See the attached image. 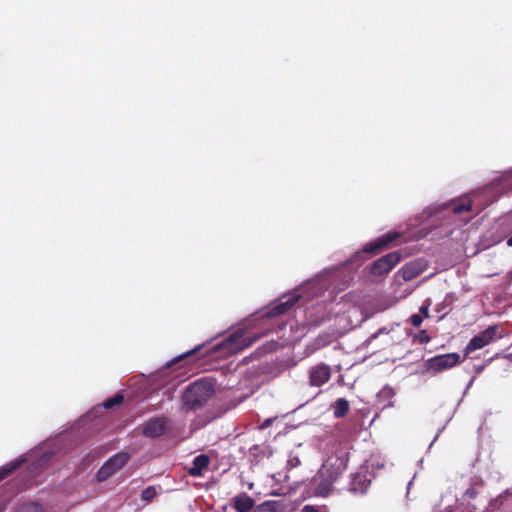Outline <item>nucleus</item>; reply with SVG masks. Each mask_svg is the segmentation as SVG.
I'll return each instance as SVG.
<instances>
[{
	"mask_svg": "<svg viewBox=\"0 0 512 512\" xmlns=\"http://www.w3.org/2000/svg\"><path fill=\"white\" fill-rule=\"evenodd\" d=\"M215 390L211 382L197 380L187 386L181 396L183 407L187 411H194L203 407L213 396Z\"/></svg>",
	"mask_w": 512,
	"mask_h": 512,
	"instance_id": "f257e3e1",
	"label": "nucleus"
},
{
	"mask_svg": "<svg viewBox=\"0 0 512 512\" xmlns=\"http://www.w3.org/2000/svg\"><path fill=\"white\" fill-rule=\"evenodd\" d=\"M350 405L345 398H338L333 405V415L335 418H342L349 412Z\"/></svg>",
	"mask_w": 512,
	"mask_h": 512,
	"instance_id": "2eb2a0df",
	"label": "nucleus"
},
{
	"mask_svg": "<svg viewBox=\"0 0 512 512\" xmlns=\"http://www.w3.org/2000/svg\"><path fill=\"white\" fill-rule=\"evenodd\" d=\"M395 396V391L390 386H384L377 394V399L379 403L383 404V407H392L393 402L392 399Z\"/></svg>",
	"mask_w": 512,
	"mask_h": 512,
	"instance_id": "4468645a",
	"label": "nucleus"
},
{
	"mask_svg": "<svg viewBox=\"0 0 512 512\" xmlns=\"http://www.w3.org/2000/svg\"><path fill=\"white\" fill-rule=\"evenodd\" d=\"M507 245L512 247V236L508 238Z\"/></svg>",
	"mask_w": 512,
	"mask_h": 512,
	"instance_id": "c85d7f7f",
	"label": "nucleus"
},
{
	"mask_svg": "<svg viewBox=\"0 0 512 512\" xmlns=\"http://www.w3.org/2000/svg\"><path fill=\"white\" fill-rule=\"evenodd\" d=\"M400 272H401L402 278L405 281H410L420 274L421 269L418 267V265L416 263L411 262V263L404 265L401 268Z\"/></svg>",
	"mask_w": 512,
	"mask_h": 512,
	"instance_id": "dca6fc26",
	"label": "nucleus"
},
{
	"mask_svg": "<svg viewBox=\"0 0 512 512\" xmlns=\"http://www.w3.org/2000/svg\"><path fill=\"white\" fill-rule=\"evenodd\" d=\"M299 299V295L290 296L285 301H280L279 303L269 307L263 317L276 318L284 315L299 301Z\"/></svg>",
	"mask_w": 512,
	"mask_h": 512,
	"instance_id": "9d476101",
	"label": "nucleus"
},
{
	"mask_svg": "<svg viewBox=\"0 0 512 512\" xmlns=\"http://www.w3.org/2000/svg\"><path fill=\"white\" fill-rule=\"evenodd\" d=\"M348 461L349 454L344 449L336 450L326 459L318 472L319 478L326 483V487L331 486L346 470Z\"/></svg>",
	"mask_w": 512,
	"mask_h": 512,
	"instance_id": "f03ea898",
	"label": "nucleus"
},
{
	"mask_svg": "<svg viewBox=\"0 0 512 512\" xmlns=\"http://www.w3.org/2000/svg\"><path fill=\"white\" fill-rule=\"evenodd\" d=\"M251 512H276L275 502L265 501L254 508Z\"/></svg>",
	"mask_w": 512,
	"mask_h": 512,
	"instance_id": "412c9836",
	"label": "nucleus"
},
{
	"mask_svg": "<svg viewBox=\"0 0 512 512\" xmlns=\"http://www.w3.org/2000/svg\"><path fill=\"white\" fill-rule=\"evenodd\" d=\"M26 512H43V508L39 503H29L25 507Z\"/></svg>",
	"mask_w": 512,
	"mask_h": 512,
	"instance_id": "5701e85b",
	"label": "nucleus"
},
{
	"mask_svg": "<svg viewBox=\"0 0 512 512\" xmlns=\"http://www.w3.org/2000/svg\"><path fill=\"white\" fill-rule=\"evenodd\" d=\"M158 495V491L154 486H148L141 492V499L147 503L152 502Z\"/></svg>",
	"mask_w": 512,
	"mask_h": 512,
	"instance_id": "6ab92c4d",
	"label": "nucleus"
},
{
	"mask_svg": "<svg viewBox=\"0 0 512 512\" xmlns=\"http://www.w3.org/2000/svg\"><path fill=\"white\" fill-rule=\"evenodd\" d=\"M510 277H511V279H512V271L510 272Z\"/></svg>",
	"mask_w": 512,
	"mask_h": 512,
	"instance_id": "2f4dec72",
	"label": "nucleus"
},
{
	"mask_svg": "<svg viewBox=\"0 0 512 512\" xmlns=\"http://www.w3.org/2000/svg\"><path fill=\"white\" fill-rule=\"evenodd\" d=\"M461 362V357L458 353H448L437 355L425 361V367L428 371L440 373L442 371L451 369Z\"/></svg>",
	"mask_w": 512,
	"mask_h": 512,
	"instance_id": "20e7f679",
	"label": "nucleus"
},
{
	"mask_svg": "<svg viewBox=\"0 0 512 512\" xmlns=\"http://www.w3.org/2000/svg\"><path fill=\"white\" fill-rule=\"evenodd\" d=\"M210 458L206 454H200L193 459L192 466L189 468L188 473L190 476L199 477L203 471L208 468Z\"/></svg>",
	"mask_w": 512,
	"mask_h": 512,
	"instance_id": "ddd939ff",
	"label": "nucleus"
},
{
	"mask_svg": "<svg viewBox=\"0 0 512 512\" xmlns=\"http://www.w3.org/2000/svg\"><path fill=\"white\" fill-rule=\"evenodd\" d=\"M471 210H472V201L471 200L455 202L452 206V211L454 214H461L463 212H468Z\"/></svg>",
	"mask_w": 512,
	"mask_h": 512,
	"instance_id": "a211bd4d",
	"label": "nucleus"
},
{
	"mask_svg": "<svg viewBox=\"0 0 512 512\" xmlns=\"http://www.w3.org/2000/svg\"><path fill=\"white\" fill-rule=\"evenodd\" d=\"M12 469L13 468L0 471V481H2L4 478H6L9 475V473L12 471Z\"/></svg>",
	"mask_w": 512,
	"mask_h": 512,
	"instance_id": "bb28decb",
	"label": "nucleus"
},
{
	"mask_svg": "<svg viewBox=\"0 0 512 512\" xmlns=\"http://www.w3.org/2000/svg\"><path fill=\"white\" fill-rule=\"evenodd\" d=\"M332 375L329 365L319 363L309 370V384L314 387H321L327 383Z\"/></svg>",
	"mask_w": 512,
	"mask_h": 512,
	"instance_id": "6e6552de",
	"label": "nucleus"
},
{
	"mask_svg": "<svg viewBox=\"0 0 512 512\" xmlns=\"http://www.w3.org/2000/svg\"><path fill=\"white\" fill-rule=\"evenodd\" d=\"M476 507L471 504H464L456 502L454 505L446 506L440 512H474Z\"/></svg>",
	"mask_w": 512,
	"mask_h": 512,
	"instance_id": "f3484780",
	"label": "nucleus"
},
{
	"mask_svg": "<svg viewBox=\"0 0 512 512\" xmlns=\"http://www.w3.org/2000/svg\"><path fill=\"white\" fill-rule=\"evenodd\" d=\"M431 338L427 334L426 330L419 331L416 335L413 337V342H417L419 344H426L430 342Z\"/></svg>",
	"mask_w": 512,
	"mask_h": 512,
	"instance_id": "4be33fe9",
	"label": "nucleus"
},
{
	"mask_svg": "<svg viewBox=\"0 0 512 512\" xmlns=\"http://www.w3.org/2000/svg\"><path fill=\"white\" fill-rule=\"evenodd\" d=\"M423 322V318L420 314H413L411 317H410V323L415 326V327H419Z\"/></svg>",
	"mask_w": 512,
	"mask_h": 512,
	"instance_id": "b1692460",
	"label": "nucleus"
},
{
	"mask_svg": "<svg viewBox=\"0 0 512 512\" xmlns=\"http://www.w3.org/2000/svg\"><path fill=\"white\" fill-rule=\"evenodd\" d=\"M313 509L311 506H305L304 510Z\"/></svg>",
	"mask_w": 512,
	"mask_h": 512,
	"instance_id": "c756f323",
	"label": "nucleus"
},
{
	"mask_svg": "<svg viewBox=\"0 0 512 512\" xmlns=\"http://www.w3.org/2000/svg\"><path fill=\"white\" fill-rule=\"evenodd\" d=\"M128 453H118L107 460L97 472L98 481H105L118 470H120L129 460Z\"/></svg>",
	"mask_w": 512,
	"mask_h": 512,
	"instance_id": "39448f33",
	"label": "nucleus"
},
{
	"mask_svg": "<svg viewBox=\"0 0 512 512\" xmlns=\"http://www.w3.org/2000/svg\"><path fill=\"white\" fill-rule=\"evenodd\" d=\"M259 338V335L251 336L244 330H237L221 343L217 344L215 349L217 351H223L225 354H237L251 346Z\"/></svg>",
	"mask_w": 512,
	"mask_h": 512,
	"instance_id": "7ed1b4c3",
	"label": "nucleus"
},
{
	"mask_svg": "<svg viewBox=\"0 0 512 512\" xmlns=\"http://www.w3.org/2000/svg\"><path fill=\"white\" fill-rule=\"evenodd\" d=\"M498 500L497 499H494L492 502H491V505H493V503H496Z\"/></svg>",
	"mask_w": 512,
	"mask_h": 512,
	"instance_id": "7c9ffc66",
	"label": "nucleus"
},
{
	"mask_svg": "<svg viewBox=\"0 0 512 512\" xmlns=\"http://www.w3.org/2000/svg\"><path fill=\"white\" fill-rule=\"evenodd\" d=\"M497 331L498 326L492 325L479 334L475 335L467 344L465 348V355L467 356L471 352L482 349L486 345L492 343L496 339Z\"/></svg>",
	"mask_w": 512,
	"mask_h": 512,
	"instance_id": "423d86ee",
	"label": "nucleus"
},
{
	"mask_svg": "<svg viewBox=\"0 0 512 512\" xmlns=\"http://www.w3.org/2000/svg\"><path fill=\"white\" fill-rule=\"evenodd\" d=\"M400 235L396 232L386 233L375 240L367 243L363 251L371 254H378L384 249L388 248L389 245L396 240Z\"/></svg>",
	"mask_w": 512,
	"mask_h": 512,
	"instance_id": "1a4fd4ad",
	"label": "nucleus"
},
{
	"mask_svg": "<svg viewBox=\"0 0 512 512\" xmlns=\"http://www.w3.org/2000/svg\"><path fill=\"white\" fill-rule=\"evenodd\" d=\"M201 349V345L200 346H197L193 349H191L190 351L182 354L181 356H179L176 361H180L182 359H185V358H188L189 356L193 355L194 353H196L197 351H199Z\"/></svg>",
	"mask_w": 512,
	"mask_h": 512,
	"instance_id": "393cba45",
	"label": "nucleus"
},
{
	"mask_svg": "<svg viewBox=\"0 0 512 512\" xmlns=\"http://www.w3.org/2000/svg\"><path fill=\"white\" fill-rule=\"evenodd\" d=\"M478 495V491L475 487H470L466 490L465 492V496L468 497L469 499H475Z\"/></svg>",
	"mask_w": 512,
	"mask_h": 512,
	"instance_id": "a878e982",
	"label": "nucleus"
},
{
	"mask_svg": "<svg viewBox=\"0 0 512 512\" xmlns=\"http://www.w3.org/2000/svg\"><path fill=\"white\" fill-rule=\"evenodd\" d=\"M123 401H124V396L122 394L118 393V394L114 395L113 397H110V398L106 399L103 402V406L106 409H110V408H113L116 405L121 404Z\"/></svg>",
	"mask_w": 512,
	"mask_h": 512,
	"instance_id": "aec40b11",
	"label": "nucleus"
},
{
	"mask_svg": "<svg viewBox=\"0 0 512 512\" xmlns=\"http://www.w3.org/2000/svg\"><path fill=\"white\" fill-rule=\"evenodd\" d=\"M401 260L399 252H391L377 259L371 264L370 272L375 276H381L390 272Z\"/></svg>",
	"mask_w": 512,
	"mask_h": 512,
	"instance_id": "0eeeda50",
	"label": "nucleus"
},
{
	"mask_svg": "<svg viewBox=\"0 0 512 512\" xmlns=\"http://www.w3.org/2000/svg\"><path fill=\"white\" fill-rule=\"evenodd\" d=\"M421 312L425 314V316H428V308L427 307H421Z\"/></svg>",
	"mask_w": 512,
	"mask_h": 512,
	"instance_id": "cd10ccee",
	"label": "nucleus"
},
{
	"mask_svg": "<svg viewBox=\"0 0 512 512\" xmlns=\"http://www.w3.org/2000/svg\"><path fill=\"white\" fill-rule=\"evenodd\" d=\"M255 500L245 492L233 498V507L237 512H249L253 510Z\"/></svg>",
	"mask_w": 512,
	"mask_h": 512,
	"instance_id": "f8f14e48",
	"label": "nucleus"
},
{
	"mask_svg": "<svg viewBox=\"0 0 512 512\" xmlns=\"http://www.w3.org/2000/svg\"><path fill=\"white\" fill-rule=\"evenodd\" d=\"M168 420L166 418H153L143 427V435L150 438H157L165 434Z\"/></svg>",
	"mask_w": 512,
	"mask_h": 512,
	"instance_id": "9b49d317",
	"label": "nucleus"
}]
</instances>
